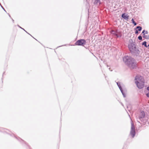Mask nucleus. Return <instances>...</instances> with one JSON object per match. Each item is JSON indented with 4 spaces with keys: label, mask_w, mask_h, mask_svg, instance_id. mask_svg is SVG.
<instances>
[{
    "label": "nucleus",
    "mask_w": 149,
    "mask_h": 149,
    "mask_svg": "<svg viewBox=\"0 0 149 149\" xmlns=\"http://www.w3.org/2000/svg\"><path fill=\"white\" fill-rule=\"evenodd\" d=\"M123 61L131 69L135 68L136 66L135 60L131 56H125L123 58Z\"/></svg>",
    "instance_id": "nucleus-1"
},
{
    "label": "nucleus",
    "mask_w": 149,
    "mask_h": 149,
    "mask_svg": "<svg viewBox=\"0 0 149 149\" xmlns=\"http://www.w3.org/2000/svg\"><path fill=\"white\" fill-rule=\"evenodd\" d=\"M128 47L132 54L137 56L139 54L140 51L136 47V45L135 44L134 42H133L132 40L131 39L129 40Z\"/></svg>",
    "instance_id": "nucleus-2"
},
{
    "label": "nucleus",
    "mask_w": 149,
    "mask_h": 149,
    "mask_svg": "<svg viewBox=\"0 0 149 149\" xmlns=\"http://www.w3.org/2000/svg\"><path fill=\"white\" fill-rule=\"evenodd\" d=\"M130 134L132 138H134L136 135L135 128L134 124L133 123H131V130L130 132Z\"/></svg>",
    "instance_id": "nucleus-3"
},
{
    "label": "nucleus",
    "mask_w": 149,
    "mask_h": 149,
    "mask_svg": "<svg viewBox=\"0 0 149 149\" xmlns=\"http://www.w3.org/2000/svg\"><path fill=\"white\" fill-rule=\"evenodd\" d=\"M135 82L136 84L140 82H144V80L142 77L137 75L135 77Z\"/></svg>",
    "instance_id": "nucleus-4"
},
{
    "label": "nucleus",
    "mask_w": 149,
    "mask_h": 149,
    "mask_svg": "<svg viewBox=\"0 0 149 149\" xmlns=\"http://www.w3.org/2000/svg\"><path fill=\"white\" fill-rule=\"evenodd\" d=\"M86 43V40L84 39H80L78 40L75 43V45L78 46H84Z\"/></svg>",
    "instance_id": "nucleus-5"
},
{
    "label": "nucleus",
    "mask_w": 149,
    "mask_h": 149,
    "mask_svg": "<svg viewBox=\"0 0 149 149\" xmlns=\"http://www.w3.org/2000/svg\"><path fill=\"white\" fill-rule=\"evenodd\" d=\"M145 115V113L143 111H141L139 114V119L141 121H142V120H143V118L144 117Z\"/></svg>",
    "instance_id": "nucleus-6"
},
{
    "label": "nucleus",
    "mask_w": 149,
    "mask_h": 149,
    "mask_svg": "<svg viewBox=\"0 0 149 149\" xmlns=\"http://www.w3.org/2000/svg\"><path fill=\"white\" fill-rule=\"evenodd\" d=\"M144 82H140L136 84L137 87L139 89H141L143 88L144 86Z\"/></svg>",
    "instance_id": "nucleus-7"
},
{
    "label": "nucleus",
    "mask_w": 149,
    "mask_h": 149,
    "mask_svg": "<svg viewBox=\"0 0 149 149\" xmlns=\"http://www.w3.org/2000/svg\"><path fill=\"white\" fill-rule=\"evenodd\" d=\"M122 17L123 19L127 20L129 19V16L126 15L125 13L123 14L122 15Z\"/></svg>",
    "instance_id": "nucleus-8"
},
{
    "label": "nucleus",
    "mask_w": 149,
    "mask_h": 149,
    "mask_svg": "<svg viewBox=\"0 0 149 149\" xmlns=\"http://www.w3.org/2000/svg\"><path fill=\"white\" fill-rule=\"evenodd\" d=\"M116 83L120 91L123 90L121 86V83L120 82H117Z\"/></svg>",
    "instance_id": "nucleus-9"
},
{
    "label": "nucleus",
    "mask_w": 149,
    "mask_h": 149,
    "mask_svg": "<svg viewBox=\"0 0 149 149\" xmlns=\"http://www.w3.org/2000/svg\"><path fill=\"white\" fill-rule=\"evenodd\" d=\"M143 38L146 39H149V35H146L144 34L143 36Z\"/></svg>",
    "instance_id": "nucleus-10"
},
{
    "label": "nucleus",
    "mask_w": 149,
    "mask_h": 149,
    "mask_svg": "<svg viewBox=\"0 0 149 149\" xmlns=\"http://www.w3.org/2000/svg\"><path fill=\"white\" fill-rule=\"evenodd\" d=\"M121 36V33L120 32L117 31L116 36L117 37H120Z\"/></svg>",
    "instance_id": "nucleus-11"
},
{
    "label": "nucleus",
    "mask_w": 149,
    "mask_h": 149,
    "mask_svg": "<svg viewBox=\"0 0 149 149\" xmlns=\"http://www.w3.org/2000/svg\"><path fill=\"white\" fill-rule=\"evenodd\" d=\"M94 4H97L98 3H100V0H95L94 3Z\"/></svg>",
    "instance_id": "nucleus-12"
},
{
    "label": "nucleus",
    "mask_w": 149,
    "mask_h": 149,
    "mask_svg": "<svg viewBox=\"0 0 149 149\" xmlns=\"http://www.w3.org/2000/svg\"><path fill=\"white\" fill-rule=\"evenodd\" d=\"M147 89L148 91V92L146 94V96L148 97H149V86H148L147 88Z\"/></svg>",
    "instance_id": "nucleus-13"
},
{
    "label": "nucleus",
    "mask_w": 149,
    "mask_h": 149,
    "mask_svg": "<svg viewBox=\"0 0 149 149\" xmlns=\"http://www.w3.org/2000/svg\"><path fill=\"white\" fill-rule=\"evenodd\" d=\"M117 32V31H115L113 30H112V31H111V33L112 34L115 35V36H116V34Z\"/></svg>",
    "instance_id": "nucleus-14"
},
{
    "label": "nucleus",
    "mask_w": 149,
    "mask_h": 149,
    "mask_svg": "<svg viewBox=\"0 0 149 149\" xmlns=\"http://www.w3.org/2000/svg\"><path fill=\"white\" fill-rule=\"evenodd\" d=\"M136 29H138V31H140L142 30V27L140 26H137L136 27Z\"/></svg>",
    "instance_id": "nucleus-15"
},
{
    "label": "nucleus",
    "mask_w": 149,
    "mask_h": 149,
    "mask_svg": "<svg viewBox=\"0 0 149 149\" xmlns=\"http://www.w3.org/2000/svg\"><path fill=\"white\" fill-rule=\"evenodd\" d=\"M146 43V41H144L142 43V45H144L146 47H147Z\"/></svg>",
    "instance_id": "nucleus-16"
},
{
    "label": "nucleus",
    "mask_w": 149,
    "mask_h": 149,
    "mask_svg": "<svg viewBox=\"0 0 149 149\" xmlns=\"http://www.w3.org/2000/svg\"><path fill=\"white\" fill-rule=\"evenodd\" d=\"M132 23L134 24V26H136V23L134 21V19L132 18L131 20Z\"/></svg>",
    "instance_id": "nucleus-17"
},
{
    "label": "nucleus",
    "mask_w": 149,
    "mask_h": 149,
    "mask_svg": "<svg viewBox=\"0 0 149 149\" xmlns=\"http://www.w3.org/2000/svg\"><path fill=\"white\" fill-rule=\"evenodd\" d=\"M121 93H122L123 95V96L124 97H126V95H125V93L123 91V90H122L121 91Z\"/></svg>",
    "instance_id": "nucleus-18"
},
{
    "label": "nucleus",
    "mask_w": 149,
    "mask_h": 149,
    "mask_svg": "<svg viewBox=\"0 0 149 149\" xmlns=\"http://www.w3.org/2000/svg\"><path fill=\"white\" fill-rule=\"evenodd\" d=\"M138 38L139 40H142V38L141 36H139L138 37Z\"/></svg>",
    "instance_id": "nucleus-19"
},
{
    "label": "nucleus",
    "mask_w": 149,
    "mask_h": 149,
    "mask_svg": "<svg viewBox=\"0 0 149 149\" xmlns=\"http://www.w3.org/2000/svg\"><path fill=\"white\" fill-rule=\"evenodd\" d=\"M16 138L19 141H23L22 139H21L20 138H17V137H16Z\"/></svg>",
    "instance_id": "nucleus-20"
},
{
    "label": "nucleus",
    "mask_w": 149,
    "mask_h": 149,
    "mask_svg": "<svg viewBox=\"0 0 149 149\" xmlns=\"http://www.w3.org/2000/svg\"><path fill=\"white\" fill-rule=\"evenodd\" d=\"M138 31L137 30H136L135 31V33L136 34H138Z\"/></svg>",
    "instance_id": "nucleus-21"
},
{
    "label": "nucleus",
    "mask_w": 149,
    "mask_h": 149,
    "mask_svg": "<svg viewBox=\"0 0 149 149\" xmlns=\"http://www.w3.org/2000/svg\"><path fill=\"white\" fill-rule=\"evenodd\" d=\"M148 31H145V34H148Z\"/></svg>",
    "instance_id": "nucleus-22"
},
{
    "label": "nucleus",
    "mask_w": 149,
    "mask_h": 149,
    "mask_svg": "<svg viewBox=\"0 0 149 149\" xmlns=\"http://www.w3.org/2000/svg\"><path fill=\"white\" fill-rule=\"evenodd\" d=\"M145 30H143L142 32V33H143V34H145Z\"/></svg>",
    "instance_id": "nucleus-23"
},
{
    "label": "nucleus",
    "mask_w": 149,
    "mask_h": 149,
    "mask_svg": "<svg viewBox=\"0 0 149 149\" xmlns=\"http://www.w3.org/2000/svg\"><path fill=\"white\" fill-rule=\"evenodd\" d=\"M1 8H2V9L5 11V12H6V10H5V9H4V8L1 6Z\"/></svg>",
    "instance_id": "nucleus-24"
},
{
    "label": "nucleus",
    "mask_w": 149,
    "mask_h": 149,
    "mask_svg": "<svg viewBox=\"0 0 149 149\" xmlns=\"http://www.w3.org/2000/svg\"><path fill=\"white\" fill-rule=\"evenodd\" d=\"M4 129V131H3V132H6V130H6V129Z\"/></svg>",
    "instance_id": "nucleus-25"
},
{
    "label": "nucleus",
    "mask_w": 149,
    "mask_h": 149,
    "mask_svg": "<svg viewBox=\"0 0 149 149\" xmlns=\"http://www.w3.org/2000/svg\"><path fill=\"white\" fill-rule=\"evenodd\" d=\"M21 29H23L24 30L26 33H28V32L26 31L24 29L22 28Z\"/></svg>",
    "instance_id": "nucleus-26"
},
{
    "label": "nucleus",
    "mask_w": 149,
    "mask_h": 149,
    "mask_svg": "<svg viewBox=\"0 0 149 149\" xmlns=\"http://www.w3.org/2000/svg\"><path fill=\"white\" fill-rule=\"evenodd\" d=\"M18 26H19L20 28H21V29H22V28L21 27H20V26H19V25H18Z\"/></svg>",
    "instance_id": "nucleus-27"
},
{
    "label": "nucleus",
    "mask_w": 149,
    "mask_h": 149,
    "mask_svg": "<svg viewBox=\"0 0 149 149\" xmlns=\"http://www.w3.org/2000/svg\"><path fill=\"white\" fill-rule=\"evenodd\" d=\"M12 21H13V23H14V20L13 19H12Z\"/></svg>",
    "instance_id": "nucleus-28"
},
{
    "label": "nucleus",
    "mask_w": 149,
    "mask_h": 149,
    "mask_svg": "<svg viewBox=\"0 0 149 149\" xmlns=\"http://www.w3.org/2000/svg\"><path fill=\"white\" fill-rule=\"evenodd\" d=\"M147 47H149V44L148 45V46H147ZM148 48L149 49V47Z\"/></svg>",
    "instance_id": "nucleus-29"
},
{
    "label": "nucleus",
    "mask_w": 149,
    "mask_h": 149,
    "mask_svg": "<svg viewBox=\"0 0 149 149\" xmlns=\"http://www.w3.org/2000/svg\"><path fill=\"white\" fill-rule=\"evenodd\" d=\"M8 15H9V17H11V16H10V15L9 14H8Z\"/></svg>",
    "instance_id": "nucleus-30"
},
{
    "label": "nucleus",
    "mask_w": 149,
    "mask_h": 149,
    "mask_svg": "<svg viewBox=\"0 0 149 149\" xmlns=\"http://www.w3.org/2000/svg\"><path fill=\"white\" fill-rule=\"evenodd\" d=\"M28 34H29L30 36H31V34H30L29 33H27Z\"/></svg>",
    "instance_id": "nucleus-31"
},
{
    "label": "nucleus",
    "mask_w": 149,
    "mask_h": 149,
    "mask_svg": "<svg viewBox=\"0 0 149 149\" xmlns=\"http://www.w3.org/2000/svg\"><path fill=\"white\" fill-rule=\"evenodd\" d=\"M28 34H29L30 36H31V34H30L29 33H27Z\"/></svg>",
    "instance_id": "nucleus-32"
}]
</instances>
